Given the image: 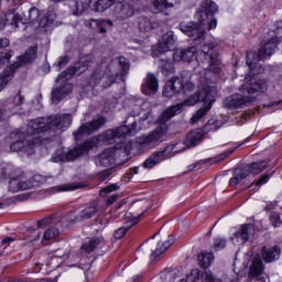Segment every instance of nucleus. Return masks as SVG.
Returning a JSON list of instances; mask_svg holds the SVG:
<instances>
[{"instance_id": "nucleus-56", "label": "nucleus", "mask_w": 282, "mask_h": 282, "mask_svg": "<svg viewBox=\"0 0 282 282\" xmlns=\"http://www.w3.org/2000/svg\"><path fill=\"white\" fill-rule=\"evenodd\" d=\"M208 162H210V159L193 163L192 165L188 166V171H194V169H197L198 164H208Z\"/></svg>"}, {"instance_id": "nucleus-43", "label": "nucleus", "mask_w": 282, "mask_h": 282, "mask_svg": "<svg viewBox=\"0 0 282 282\" xmlns=\"http://www.w3.org/2000/svg\"><path fill=\"white\" fill-rule=\"evenodd\" d=\"M99 243H100V239L94 238V239L89 240L88 242L84 243L82 246V249H84L85 252H88V253L94 252V250H96V248H98Z\"/></svg>"}, {"instance_id": "nucleus-3", "label": "nucleus", "mask_w": 282, "mask_h": 282, "mask_svg": "<svg viewBox=\"0 0 282 282\" xmlns=\"http://www.w3.org/2000/svg\"><path fill=\"white\" fill-rule=\"evenodd\" d=\"M127 155H129V148L127 147V143H120L105 150L96 156L95 164L101 169H111V166H116V164H122V160L120 159L127 158Z\"/></svg>"}, {"instance_id": "nucleus-13", "label": "nucleus", "mask_w": 282, "mask_h": 282, "mask_svg": "<svg viewBox=\"0 0 282 282\" xmlns=\"http://www.w3.org/2000/svg\"><path fill=\"white\" fill-rule=\"evenodd\" d=\"M200 52L205 58L209 61L207 70L212 74H219L221 72V59H219V51H217V43H205L200 46Z\"/></svg>"}, {"instance_id": "nucleus-18", "label": "nucleus", "mask_w": 282, "mask_h": 282, "mask_svg": "<svg viewBox=\"0 0 282 282\" xmlns=\"http://www.w3.org/2000/svg\"><path fill=\"white\" fill-rule=\"evenodd\" d=\"M117 4L116 14H118L120 19H129V17H133L135 10L140 8V0H127Z\"/></svg>"}, {"instance_id": "nucleus-55", "label": "nucleus", "mask_w": 282, "mask_h": 282, "mask_svg": "<svg viewBox=\"0 0 282 282\" xmlns=\"http://www.w3.org/2000/svg\"><path fill=\"white\" fill-rule=\"evenodd\" d=\"M29 241H37V239H41V232L33 230L31 231V237L26 238Z\"/></svg>"}, {"instance_id": "nucleus-60", "label": "nucleus", "mask_w": 282, "mask_h": 282, "mask_svg": "<svg viewBox=\"0 0 282 282\" xmlns=\"http://www.w3.org/2000/svg\"><path fill=\"white\" fill-rule=\"evenodd\" d=\"M12 241H14V238H12V237H7V238H4V239L1 241V243H2V246H8L9 243H12Z\"/></svg>"}, {"instance_id": "nucleus-62", "label": "nucleus", "mask_w": 282, "mask_h": 282, "mask_svg": "<svg viewBox=\"0 0 282 282\" xmlns=\"http://www.w3.org/2000/svg\"><path fill=\"white\" fill-rule=\"evenodd\" d=\"M241 118V121L240 123L243 124V122H246L247 118H248V115H243L240 117Z\"/></svg>"}, {"instance_id": "nucleus-52", "label": "nucleus", "mask_w": 282, "mask_h": 282, "mask_svg": "<svg viewBox=\"0 0 282 282\" xmlns=\"http://www.w3.org/2000/svg\"><path fill=\"white\" fill-rule=\"evenodd\" d=\"M268 180H270V174H263L259 181L256 182L257 186H263V184H267Z\"/></svg>"}, {"instance_id": "nucleus-23", "label": "nucleus", "mask_w": 282, "mask_h": 282, "mask_svg": "<svg viewBox=\"0 0 282 282\" xmlns=\"http://www.w3.org/2000/svg\"><path fill=\"white\" fill-rule=\"evenodd\" d=\"M118 65L120 68V73L111 72L110 76L113 82L122 80V83H124V78H127V76H129V69H130L131 65L129 64V59L126 58L124 56H120L118 58Z\"/></svg>"}, {"instance_id": "nucleus-11", "label": "nucleus", "mask_w": 282, "mask_h": 282, "mask_svg": "<svg viewBox=\"0 0 282 282\" xmlns=\"http://www.w3.org/2000/svg\"><path fill=\"white\" fill-rule=\"evenodd\" d=\"M193 89H195V85L193 83H184V79L181 77H172L164 86L163 96H165V98H173V96H177L180 91L188 94L193 91Z\"/></svg>"}, {"instance_id": "nucleus-12", "label": "nucleus", "mask_w": 282, "mask_h": 282, "mask_svg": "<svg viewBox=\"0 0 282 282\" xmlns=\"http://www.w3.org/2000/svg\"><path fill=\"white\" fill-rule=\"evenodd\" d=\"M180 30L184 34H187V36H191L196 45H199L204 43V40L206 39V30H208V26L203 24L202 20H199V23L181 22Z\"/></svg>"}, {"instance_id": "nucleus-5", "label": "nucleus", "mask_w": 282, "mask_h": 282, "mask_svg": "<svg viewBox=\"0 0 282 282\" xmlns=\"http://www.w3.org/2000/svg\"><path fill=\"white\" fill-rule=\"evenodd\" d=\"M36 59V46H31L26 52L18 57V61L7 67L2 74H0V91H3L6 85L14 78V72L22 67V65H28L32 61Z\"/></svg>"}, {"instance_id": "nucleus-17", "label": "nucleus", "mask_w": 282, "mask_h": 282, "mask_svg": "<svg viewBox=\"0 0 282 282\" xmlns=\"http://www.w3.org/2000/svg\"><path fill=\"white\" fill-rule=\"evenodd\" d=\"M242 91H248L251 96L252 94H264L268 91V82L265 79H254L251 75L246 77V83L241 86Z\"/></svg>"}, {"instance_id": "nucleus-28", "label": "nucleus", "mask_w": 282, "mask_h": 282, "mask_svg": "<svg viewBox=\"0 0 282 282\" xmlns=\"http://www.w3.org/2000/svg\"><path fill=\"white\" fill-rule=\"evenodd\" d=\"M166 151H169V148H165L162 151L153 153L149 159L144 161V169H153L155 164H160V162L166 160V158H169V155H166Z\"/></svg>"}, {"instance_id": "nucleus-24", "label": "nucleus", "mask_w": 282, "mask_h": 282, "mask_svg": "<svg viewBox=\"0 0 282 282\" xmlns=\"http://www.w3.org/2000/svg\"><path fill=\"white\" fill-rule=\"evenodd\" d=\"M34 185L30 181L23 180V176L13 177L9 182V191L11 193H19V191H29Z\"/></svg>"}, {"instance_id": "nucleus-16", "label": "nucleus", "mask_w": 282, "mask_h": 282, "mask_svg": "<svg viewBox=\"0 0 282 282\" xmlns=\"http://www.w3.org/2000/svg\"><path fill=\"white\" fill-rule=\"evenodd\" d=\"M254 100H257L256 96L232 95L226 98L223 105L226 109H239L241 107H248Z\"/></svg>"}, {"instance_id": "nucleus-26", "label": "nucleus", "mask_w": 282, "mask_h": 282, "mask_svg": "<svg viewBox=\"0 0 282 282\" xmlns=\"http://www.w3.org/2000/svg\"><path fill=\"white\" fill-rule=\"evenodd\" d=\"M261 257L265 263H272L273 261L279 260L281 257V247H262L261 249Z\"/></svg>"}, {"instance_id": "nucleus-59", "label": "nucleus", "mask_w": 282, "mask_h": 282, "mask_svg": "<svg viewBox=\"0 0 282 282\" xmlns=\"http://www.w3.org/2000/svg\"><path fill=\"white\" fill-rule=\"evenodd\" d=\"M8 45H10V40L8 39H0V50L1 47H8Z\"/></svg>"}, {"instance_id": "nucleus-42", "label": "nucleus", "mask_w": 282, "mask_h": 282, "mask_svg": "<svg viewBox=\"0 0 282 282\" xmlns=\"http://www.w3.org/2000/svg\"><path fill=\"white\" fill-rule=\"evenodd\" d=\"M58 235H61V232L58 231L57 228H50L47 229L42 238V243H45V241H51V239H56V237H58Z\"/></svg>"}, {"instance_id": "nucleus-50", "label": "nucleus", "mask_w": 282, "mask_h": 282, "mask_svg": "<svg viewBox=\"0 0 282 282\" xmlns=\"http://www.w3.org/2000/svg\"><path fill=\"white\" fill-rule=\"evenodd\" d=\"M104 76H105V74L101 70H95V73L91 76V82L95 85H98V83H100V80H102Z\"/></svg>"}, {"instance_id": "nucleus-9", "label": "nucleus", "mask_w": 282, "mask_h": 282, "mask_svg": "<svg viewBox=\"0 0 282 282\" xmlns=\"http://www.w3.org/2000/svg\"><path fill=\"white\" fill-rule=\"evenodd\" d=\"M40 17L41 11L36 8H31L26 14H24V18H21V15L14 12H9L0 19V30H3L6 24H9L13 30H17V28H19V21H30V23H34L39 21Z\"/></svg>"}, {"instance_id": "nucleus-54", "label": "nucleus", "mask_w": 282, "mask_h": 282, "mask_svg": "<svg viewBox=\"0 0 282 282\" xmlns=\"http://www.w3.org/2000/svg\"><path fill=\"white\" fill-rule=\"evenodd\" d=\"M47 224H52V218H44L42 220H37V228H45Z\"/></svg>"}, {"instance_id": "nucleus-38", "label": "nucleus", "mask_w": 282, "mask_h": 282, "mask_svg": "<svg viewBox=\"0 0 282 282\" xmlns=\"http://www.w3.org/2000/svg\"><path fill=\"white\" fill-rule=\"evenodd\" d=\"M250 226L248 225H242L241 229L238 230L234 237L236 239H242V241H248V239H250Z\"/></svg>"}, {"instance_id": "nucleus-46", "label": "nucleus", "mask_w": 282, "mask_h": 282, "mask_svg": "<svg viewBox=\"0 0 282 282\" xmlns=\"http://www.w3.org/2000/svg\"><path fill=\"white\" fill-rule=\"evenodd\" d=\"M13 55L14 54L12 53V51L8 53H0V67H3L6 63H10V59L12 58Z\"/></svg>"}, {"instance_id": "nucleus-2", "label": "nucleus", "mask_w": 282, "mask_h": 282, "mask_svg": "<svg viewBox=\"0 0 282 282\" xmlns=\"http://www.w3.org/2000/svg\"><path fill=\"white\" fill-rule=\"evenodd\" d=\"M72 124V116L53 115L48 118H39L29 122L26 133L13 132L11 138L15 140L11 143V151H30L34 144H45L47 138L45 133H62L63 129H67Z\"/></svg>"}, {"instance_id": "nucleus-25", "label": "nucleus", "mask_w": 282, "mask_h": 282, "mask_svg": "<svg viewBox=\"0 0 282 282\" xmlns=\"http://www.w3.org/2000/svg\"><path fill=\"white\" fill-rule=\"evenodd\" d=\"M196 53H197V48L195 46L176 50L173 53V61H175L176 63H180V61H184L185 63H191V61L195 58Z\"/></svg>"}, {"instance_id": "nucleus-61", "label": "nucleus", "mask_w": 282, "mask_h": 282, "mask_svg": "<svg viewBox=\"0 0 282 282\" xmlns=\"http://www.w3.org/2000/svg\"><path fill=\"white\" fill-rule=\"evenodd\" d=\"M54 257H58L61 259L62 257H65V253H62L59 250H57L55 251Z\"/></svg>"}, {"instance_id": "nucleus-48", "label": "nucleus", "mask_w": 282, "mask_h": 282, "mask_svg": "<svg viewBox=\"0 0 282 282\" xmlns=\"http://www.w3.org/2000/svg\"><path fill=\"white\" fill-rule=\"evenodd\" d=\"M76 188H80V185H61L58 187H54L53 191L59 193L61 191H76Z\"/></svg>"}, {"instance_id": "nucleus-4", "label": "nucleus", "mask_w": 282, "mask_h": 282, "mask_svg": "<svg viewBox=\"0 0 282 282\" xmlns=\"http://www.w3.org/2000/svg\"><path fill=\"white\" fill-rule=\"evenodd\" d=\"M264 41L265 43L258 51V54L256 52L247 53V65L249 69H252L253 65L259 63V61H264V58H268L271 54H274V50H276V46L279 43H281V36L276 35L274 31H271L269 36L267 35L264 37Z\"/></svg>"}, {"instance_id": "nucleus-19", "label": "nucleus", "mask_w": 282, "mask_h": 282, "mask_svg": "<svg viewBox=\"0 0 282 282\" xmlns=\"http://www.w3.org/2000/svg\"><path fill=\"white\" fill-rule=\"evenodd\" d=\"M263 269H264L263 261H261V258L256 257L251 261L247 282H265V278L262 276Z\"/></svg>"}, {"instance_id": "nucleus-34", "label": "nucleus", "mask_w": 282, "mask_h": 282, "mask_svg": "<svg viewBox=\"0 0 282 282\" xmlns=\"http://www.w3.org/2000/svg\"><path fill=\"white\" fill-rule=\"evenodd\" d=\"M135 224H138V218L131 219L128 226L117 229L113 234L115 239H122V237H124V235H127V232H129V230H131V227L135 226Z\"/></svg>"}, {"instance_id": "nucleus-37", "label": "nucleus", "mask_w": 282, "mask_h": 282, "mask_svg": "<svg viewBox=\"0 0 282 282\" xmlns=\"http://www.w3.org/2000/svg\"><path fill=\"white\" fill-rule=\"evenodd\" d=\"M54 21H56V13H54V11H50L40 20V25L41 28H50V25L54 24Z\"/></svg>"}, {"instance_id": "nucleus-47", "label": "nucleus", "mask_w": 282, "mask_h": 282, "mask_svg": "<svg viewBox=\"0 0 282 282\" xmlns=\"http://www.w3.org/2000/svg\"><path fill=\"white\" fill-rule=\"evenodd\" d=\"M226 248V239L224 238H216L214 240V250L219 251Z\"/></svg>"}, {"instance_id": "nucleus-53", "label": "nucleus", "mask_w": 282, "mask_h": 282, "mask_svg": "<svg viewBox=\"0 0 282 282\" xmlns=\"http://www.w3.org/2000/svg\"><path fill=\"white\" fill-rule=\"evenodd\" d=\"M232 153H235V149L224 152L218 156V160H216L215 163L221 162V160H226V158H228V155H232Z\"/></svg>"}, {"instance_id": "nucleus-57", "label": "nucleus", "mask_w": 282, "mask_h": 282, "mask_svg": "<svg viewBox=\"0 0 282 282\" xmlns=\"http://www.w3.org/2000/svg\"><path fill=\"white\" fill-rule=\"evenodd\" d=\"M69 63V57L68 56H63L58 61V67H63V65H67Z\"/></svg>"}, {"instance_id": "nucleus-35", "label": "nucleus", "mask_w": 282, "mask_h": 282, "mask_svg": "<svg viewBox=\"0 0 282 282\" xmlns=\"http://www.w3.org/2000/svg\"><path fill=\"white\" fill-rule=\"evenodd\" d=\"M112 3H116V0H97L95 2V12H105V10H109Z\"/></svg>"}, {"instance_id": "nucleus-30", "label": "nucleus", "mask_w": 282, "mask_h": 282, "mask_svg": "<svg viewBox=\"0 0 282 282\" xmlns=\"http://www.w3.org/2000/svg\"><path fill=\"white\" fill-rule=\"evenodd\" d=\"M204 138V133L202 130H193L189 132L184 141L185 147H197L202 142V139Z\"/></svg>"}, {"instance_id": "nucleus-20", "label": "nucleus", "mask_w": 282, "mask_h": 282, "mask_svg": "<svg viewBox=\"0 0 282 282\" xmlns=\"http://www.w3.org/2000/svg\"><path fill=\"white\" fill-rule=\"evenodd\" d=\"M173 246V238L162 239L160 241H151L149 243V250H151L152 254L150 259L155 261L160 254H164L167 251L169 247Z\"/></svg>"}, {"instance_id": "nucleus-58", "label": "nucleus", "mask_w": 282, "mask_h": 282, "mask_svg": "<svg viewBox=\"0 0 282 282\" xmlns=\"http://www.w3.org/2000/svg\"><path fill=\"white\" fill-rule=\"evenodd\" d=\"M116 199H118V194H112L111 196H109L107 198V205L111 206V204H113V202H116Z\"/></svg>"}, {"instance_id": "nucleus-64", "label": "nucleus", "mask_w": 282, "mask_h": 282, "mask_svg": "<svg viewBox=\"0 0 282 282\" xmlns=\"http://www.w3.org/2000/svg\"><path fill=\"white\" fill-rule=\"evenodd\" d=\"M3 120V109L0 108V121Z\"/></svg>"}, {"instance_id": "nucleus-39", "label": "nucleus", "mask_w": 282, "mask_h": 282, "mask_svg": "<svg viewBox=\"0 0 282 282\" xmlns=\"http://www.w3.org/2000/svg\"><path fill=\"white\" fill-rule=\"evenodd\" d=\"M171 48L163 42H159L155 46L152 47V56H160L166 54Z\"/></svg>"}, {"instance_id": "nucleus-6", "label": "nucleus", "mask_w": 282, "mask_h": 282, "mask_svg": "<svg viewBox=\"0 0 282 282\" xmlns=\"http://www.w3.org/2000/svg\"><path fill=\"white\" fill-rule=\"evenodd\" d=\"M270 161H260L254 162L251 164H242L238 165L234 170V176L229 180V186H237L238 184H241L246 177L249 176L250 173L253 175H259V173H263L265 169H268V164Z\"/></svg>"}, {"instance_id": "nucleus-36", "label": "nucleus", "mask_w": 282, "mask_h": 282, "mask_svg": "<svg viewBox=\"0 0 282 282\" xmlns=\"http://www.w3.org/2000/svg\"><path fill=\"white\" fill-rule=\"evenodd\" d=\"M197 259L200 268H210L214 257L213 253H200Z\"/></svg>"}, {"instance_id": "nucleus-41", "label": "nucleus", "mask_w": 282, "mask_h": 282, "mask_svg": "<svg viewBox=\"0 0 282 282\" xmlns=\"http://www.w3.org/2000/svg\"><path fill=\"white\" fill-rule=\"evenodd\" d=\"M171 50L175 45V33L169 31L162 36V41Z\"/></svg>"}, {"instance_id": "nucleus-45", "label": "nucleus", "mask_w": 282, "mask_h": 282, "mask_svg": "<svg viewBox=\"0 0 282 282\" xmlns=\"http://www.w3.org/2000/svg\"><path fill=\"white\" fill-rule=\"evenodd\" d=\"M160 67L162 72H173V63L169 59H161Z\"/></svg>"}, {"instance_id": "nucleus-40", "label": "nucleus", "mask_w": 282, "mask_h": 282, "mask_svg": "<svg viewBox=\"0 0 282 282\" xmlns=\"http://www.w3.org/2000/svg\"><path fill=\"white\" fill-rule=\"evenodd\" d=\"M91 0H77L75 2L76 11L74 12V14H83V12H85V10H87V8H89Z\"/></svg>"}, {"instance_id": "nucleus-32", "label": "nucleus", "mask_w": 282, "mask_h": 282, "mask_svg": "<svg viewBox=\"0 0 282 282\" xmlns=\"http://www.w3.org/2000/svg\"><path fill=\"white\" fill-rule=\"evenodd\" d=\"M90 25H96L100 34H105V32L113 28V22L111 20H90Z\"/></svg>"}, {"instance_id": "nucleus-10", "label": "nucleus", "mask_w": 282, "mask_h": 282, "mask_svg": "<svg viewBox=\"0 0 282 282\" xmlns=\"http://www.w3.org/2000/svg\"><path fill=\"white\" fill-rule=\"evenodd\" d=\"M219 10L217 3L213 0H204L200 4V9L197 12L198 21H202L203 25L207 26V30H214L217 28V19L214 14Z\"/></svg>"}, {"instance_id": "nucleus-33", "label": "nucleus", "mask_w": 282, "mask_h": 282, "mask_svg": "<svg viewBox=\"0 0 282 282\" xmlns=\"http://www.w3.org/2000/svg\"><path fill=\"white\" fill-rule=\"evenodd\" d=\"M138 28H139L140 32H143L144 34H147V32H151V30H153V28H155V23L152 22L147 17H140L138 19Z\"/></svg>"}, {"instance_id": "nucleus-22", "label": "nucleus", "mask_w": 282, "mask_h": 282, "mask_svg": "<svg viewBox=\"0 0 282 282\" xmlns=\"http://www.w3.org/2000/svg\"><path fill=\"white\" fill-rule=\"evenodd\" d=\"M200 276H203V279L206 282H221V279L215 278V275H213V272L210 271L202 272V270L199 269H193L191 273L187 275V280L182 279L180 280V282H196V281H199Z\"/></svg>"}, {"instance_id": "nucleus-51", "label": "nucleus", "mask_w": 282, "mask_h": 282, "mask_svg": "<svg viewBox=\"0 0 282 282\" xmlns=\"http://www.w3.org/2000/svg\"><path fill=\"white\" fill-rule=\"evenodd\" d=\"M118 188L119 187L116 184L108 185V186L101 188L100 195H105L106 193H113V191H118Z\"/></svg>"}, {"instance_id": "nucleus-15", "label": "nucleus", "mask_w": 282, "mask_h": 282, "mask_svg": "<svg viewBox=\"0 0 282 282\" xmlns=\"http://www.w3.org/2000/svg\"><path fill=\"white\" fill-rule=\"evenodd\" d=\"M107 124V118L98 117L90 122L84 123L79 127V129L73 133V135L78 140L80 135H91V133H96L98 129L105 127Z\"/></svg>"}, {"instance_id": "nucleus-8", "label": "nucleus", "mask_w": 282, "mask_h": 282, "mask_svg": "<svg viewBox=\"0 0 282 282\" xmlns=\"http://www.w3.org/2000/svg\"><path fill=\"white\" fill-rule=\"evenodd\" d=\"M94 147H96V142L89 140L68 152H64L63 150L56 151L51 158V162H73V160H78L80 155H85V153L91 151Z\"/></svg>"}, {"instance_id": "nucleus-21", "label": "nucleus", "mask_w": 282, "mask_h": 282, "mask_svg": "<svg viewBox=\"0 0 282 282\" xmlns=\"http://www.w3.org/2000/svg\"><path fill=\"white\" fill-rule=\"evenodd\" d=\"M160 89V80L153 73H149L141 86V91L144 96H154Z\"/></svg>"}, {"instance_id": "nucleus-14", "label": "nucleus", "mask_w": 282, "mask_h": 282, "mask_svg": "<svg viewBox=\"0 0 282 282\" xmlns=\"http://www.w3.org/2000/svg\"><path fill=\"white\" fill-rule=\"evenodd\" d=\"M138 123L133 122L131 127L129 126H120L112 130H107L104 133V142H108V144H113L116 140H120L123 135H135L138 133Z\"/></svg>"}, {"instance_id": "nucleus-27", "label": "nucleus", "mask_w": 282, "mask_h": 282, "mask_svg": "<svg viewBox=\"0 0 282 282\" xmlns=\"http://www.w3.org/2000/svg\"><path fill=\"white\" fill-rule=\"evenodd\" d=\"M94 61H95L94 55H84L75 64V67H68V69H72V72H74V75L83 74V72H85L87 67L91 66Z\"/></svg>"}, {"instance_id": "nucleus-63", "label": "nucleus", "mask_w": 282, "mask_h": 282, "mask_svg": "<svg viewBox=\"0 0 282 282\" xmlns=\"http://www.w3.org/2000/svg\"><path fill=\"white\" fill-rule=\"evenodd\" d=\"M141 108L142 109H149V102H142Z\"/></svg>"}, {"instance_id": "nucleus-1", "label": "nucleus", "mask_w": 282, "mask_h": 282, "mask_svg": "<svg viewBox=\"0 0 282 282\" xmlns=\"http://www.w3.org/2000/svg\"><path fill=\"white\" fill-rule=\"evenodd\" d=\"M216 96L217 88L215 86H205L195 95L189 96L183 102L167 107L162 111L156 120L159 127H156L155 130L148 135L137 138V149L139 151H149V149H153V147H155L156 142H163L169 131V120L175 118L177 113H181L184 107H194V105H197V102H203L205 107L197 110L191 119L192 124H196V122H199V120H202V118H204L206 113L210 111Z\"/></svg>"}, {"instance_id": "nucleus-7", "label": "nucleus", "mask_w": 282, "mask_h": 282, "mask_svg": "<svg viewBox=\"0 0 282 282\" xmlns=\"http://www.w3.org/2000/svg\"><path fill=\"white\" fill-rule=\"evenodd\" d=\"M72 76H74V70H72V68H67L56 78L57 86L52 90L51 97L55 105H58L63 98L69 96V94L73 91L74 86L67 82L72 78Z\"/></svg>"}, {"instance_id": "nucleus-49", "label": "nucleus", "mask_w": 282, "mask_h": 282, "mask_svg": "<svg viewBox=\"0 0 282 282\" xmlns=\"http://www.w3.org/2000/svg\"><path fill=\"white\" fill-rule=\"evenodd\" d=\"M23 100H25V97L21 95V90L13 97L12 104L14 107H21L23 105Z\"/></svg>"}, {"instance_id": "nucleus-44", "label": "nucleus", "mask_w": 282, "mask_h": 282, "mask_svg": "<svg viewBox=\"0 0 282 282\" xmlns=\"http://www.w3.org/2000/svg\"><path fill=\"white\" fill-rule=\"evenodd\" d=\"M269 219L274 228L282 226L281 216L276 212L271 213Z\"/></svg>"}, {"instance_id": "nucleus-29", "label": "nucleus", "mask_w": 282, "mask_h": 282, "mask_svg": "<svg viewBox=\"0 0 282 282\" xmlns=\"http://www.w3.org/2000/svg\"><path fill=\"white\" fill-rule=\"evenodd\" d=\"M180 6V0H152V10L154 12H166L171 8Z\"/></svg>"}, {"instance_id": "nucleus-31", "label": "nucleus", "mask_w": 282, "mask_h": 282, "mask_svg": "<svg viewBox=\"0 0 282 282\" xmlns=\"http://www.w3.org/2000/svg\"><path fill=\"white\" fill-rule=\"evenodd\" d=\"M96 213H98V205L88 206L75 216V221L91 219Z\"/></svg>"}]
</instances>
